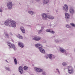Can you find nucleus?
<instances>
[{
	"label": "nucleus",
	"mask_w": 75,
	"mask_h": 75,
	"mask_svg": "<svg viewBox=\"0 0 75 75\" xmlns=\"http://www.w3.org/2000/svg\"><path fill=\"white\" fill-rule=\"evenodd\" d=\"M16 36L18 37V38L19 39H23V37L21 36V35H20V34H18V35H17Z\"/></svg>",
	"instance_id": "21"
},
{
	"label": "nucleus",
	"mask_w": 75,
	"mask_h": 75,
	"mask_svg": "<svg viewBox=\"0 0 75 75\" xmlns=\"http://www.w3.org/2000/svg\"><path fill=\"white\" fill-rule=\"evenodd\" d=\"M5 68L6 70L8 71H11V69H10L8 67H5Z\"/></svg>",
	"instance_id": "26"
},
{
	"label": "nucleus",
	"mask_w": 75,
	"mask_h": 75,
	"mask_svg": "<svg viewBox=\"0 0 75 75\" xmlns=\"http://www.w3.org/2000/svg\"><path fill=\"white\" fill-rule=\"evenodd\" d=\"M7 45L9 48H13L15 51L16 50V47L14 44H11L10 42H8V43Z\"/></svg>",
	"instance_id": "4"
},
{
	"label": "nucleus",
	"mask_w": 75,
	"mask_h": 75,
	"mask_svg": "<svg viewBox=\"0 0 75 75\" xmlns=\"http://www.w3.org/2000/svg\"><path fill=\"white\" fill-rule=\"evenodd\" d=\"M46 31L47 32H49L50 33H51V34H54V33H55V32L54 31L50 29H47L46 30Z\"/></svg>",
	"instance_id": "15"
},
{
	"label": "nucleus",
	"mask_w": 75,
	"mask_h": 75,
	"mask_svg": "<svg viewBox=\"0 0 75 75\" xmlns=\"http://www.w3.org/2000/svg\"><path fill=\"white\" fill-rule=\"evenodd\" d=\"M42 19L44 20H47V18H48V16L45 13H42Z\"/></svg>",
	"instance_id": "6"
},
{
	"label": "nucleus",
	"mask_w": 75,
	"mask_h": 75,
	"mask_svg": "<svg viewBox=\"0 0 75 75\" xmlns=\"http://www.w3.org/2000/svg\"><path fill=\"white\" fill-rule=\"evenodd\" d=\"M23 68H24V70H26V69H27L28 68V67L26 66H25Z\"/></svg>",
	"instance_id": "34"
},
{
	"label": "nucleus",
	"mask_w": 75,
	"mask_h": 75,
	"mask_svg": "<svg viewBox=\"0 0 75 75\" xmlns=\"http://www.w3.org/2000/svg\"><path fill=\"white\" fill-rule=\"evenodd\" d=\"M42 75H47V73L45 71H43L42 72Z\"/></svg>",
	"instance_id": "32"
},
{
	"label": "nucleus",
	"mask_w": 75,
	"mask_h": 75,
	"mask_svg": "<svg viewBox=\"0 0 75 75\" xmlns=\"http://www.w3.org/2000/svg\"><path fill=\"white\" fill-rule=\"evenodd\" d=\"M63 40H64V39H62V40H58L55 39L54 40V41L56 43H61V42H62Z\"/></svg>",
	"instance_id": "8"
},
{
	"label": "nucleus",
	"mask_w": 75,
	"mask_h": 75,
	"mask_svg": "<svg viewBox=\"0 0 75 75\" xmlns=\"http://www.w3.org/2000/svg\"><path fill=\"white\" fill-rule=\"evenodd\" d=\"M64 54H65V55H67V54H69V53L66 50H65V51L64 52Z\"/></svg>",
	"instance_id": "29"
},
{
	"label": "nucleus",
	"mask_w": 75,
	"mask_h": 75,
	"mask_svg": "<svg viewBox=\"0 0 75 75\" xmlns=\"http://www.w3.org/2000/svg\"><path fill=\"white\" fill-rule=\"evenodd\" d=\"M42 47H40L39 49V50L41 52L44 54V53H45V50H44V49Z\"/></svg>",
	"instance_id": "13"
},
{
	"label": "nucleus",
	"mask_w": 75,
	"mask_h": 75,
	"mask_svg": "<svg viewBox=\"0 0 75 75\" xmlns=\"http://www.w3.org/2000/svg\"><path fill=\"white\" fill-rule=\"evenodd\" d=\"M32 39L34 41H40L41 39V37L39 36L37 37V36H35L33 37Z\"/></svg>",
	"instance_id": "5"
},
{
	"label": "nucleus",
	"mask_w": 75,
	"mask_h": 75,
	"mask_svg": "<svg viewBox=\"0 0 75 75\" xmlns=\"http://www.w3.org/2000/svg\"><path fill=\"white\" fill-rule=\"evenodd\" d=\"M67 69L68 70L69 72V74H72V73H74V70L73 69V68L72 66H68L67 67Z\"/></svg>",
	"instance_id": "3"
},
{
	"label": "nucleus",
	"mask_w": 75,
	"mask_h": 75,
	"mask_svg": "<svg viewBox=\"0 0 75 75\" xmlns=\"http://www.w3.org/2000/svg\"><path fill=\"white\" fill-rule=\"evenodd\" d=\"M67 65V63L66 62H64L62 63V65L63 66H66Z\"/></svg>",
	"instance_id": "30"
},
{
	"label": "nucleus",
	"mask_w": 75,
	"mask_h": 75,
	"mask_svg": "<svg viewBox=\"0 0 75 75\" xmlns=\"http://www.w3.org/2000/svg\"><path fill=\"white\" fill-rule=\"evenodd\" d=\"M59 50L60 52H62V53H64V52L65 51V50L64 49V48L62 47H60L59 48Z\"/></svg>",
	"instance_id": "20"
},
{
	"label": "nucleus",
	"mask_w": 75,
	"mask_h": 75,
	"mask_svg": "<svg viewBox=\"0 0 75 75\" xmlns=\"http://www.w3.org/2000/svg\"><path fill=\"white\" fill-rule=\"evenodd\" d=\"M44 29V28L43 27H42L41 28V30H40L38 32V33L40 34H41V32H42V30Z\"/></svg>",
	"instance_id": "27"
},
{
	"label": "nucleus",
	"mask_w": 75,
	"mask_h": 75,
	"mask_svg": "<svg viewBox=\"0 0 75 75\" xmlns=\"http://www.w3.org/2000/svg\"><path fill=\"white\" fill-rule=\"evenodd\" d=\"M64 70H65V68H64Z\"/></svg>",
	"instance_id": "43"
},
{
	"label": "nucleus",
	"mask_w": 75,
	"mask_h": 75,
	"mask_svg": "<svg viewBox=\"0 0 75 75\" xmlns=\"http://www.w3.org/2000/svg\"><path fill=\"white\" fill-rule=\"evenodd\" d=\"M48 56L50 59H53L55 58V56L51 54H49Z\"/></svg>",
	"instance_id": "10"
},
{
	"label": "nucleus",
	"mask_w": 75,
	"mask_h": 75,
	"mask_svg": "<svg viewBox=\"0 0 75 75\" xmlns=\"http://www.w3.org/2000/svg\"><path fill=\"white\" fill-rule=\"evenodd\" d=\"M20 29L23 33L24 34V33H25V29H24V28L23 26H21L20 27Z\"/></svg>",
	"instance_id": "14"
},
{
	"label": "nucleus",
	"mask_w": 75,
	"mask_h": 75,
	"mask_svg": "<svg viewBox=\"0 0 75 75\" xmlns=\"http://www.w3.org/2000/svg\"><path fill=\"white\" fill-rule=\"evenodd\" d=\"M65 17L66 18L68 19L69 18V17H70L69 14L68 13H65Z\"/></svg>",
	"instance_id": "19"
},
{
	"label": "nucleus",
	"mask_w": 75,
	"mask_h": 75,
	"mask_svg": "<svg viewBox=\"0 0 75 75\" xmlns=\"http://www.w3.org/2000/svg\"><path fill=\"white\" fill-rule=\"evenodd\" d=\"M34 69L35 71H36L38 72H42V69L38 68L35 67Z\"/></svg>",
	"instance_id": "7"
},
{
	"label": "nucleus",
	"mask_w": 75,
	"mask_h": 75,
	"mask_svg": "<svg viewBox=\"0 0 75 75\" xmlns=\"http://www.w3.org/2000/svg\"><path fill=\"white\" fill-rule=\"evenodd\" d=\"M74 67H75V66H74Z\"/></svg>",
	"instance_id": "44"
},
{
	"label": "nucleus",
	"mask_w": 75,
	"mask_h": 75,
	"mask_svg": "<svg viewBox=\"0 0 75 75\" xmlns=\"http://www.w3.org/2000/svg\"><path fill=\"white\" fill-rule=\"evenodd\" d=\"M47 18L50 20H54V17L51 15H49L47 16Z\"/></svg>",
	"instance_id": "17"
},
{
	"label": "nucleus",
	"mask_w": 75,
	"mask_h": 75,
	"mask_svg": "<svg viewBox=\"0 0 75 75\" xmlns=\"http://www.w3.org/2000/svg\"><path fill=\"white\" fill-rule=\"evenodd\" d=\"M70 25L72 26V27H75V25L74 23H70Z\"/></svg>",
	"instance_id": "31"
},
{
	"label": "nucleus",
	"mask_w": 75,
	"mask_h": 75,
	"mask_svg": "<svg viewBox=\"0 0 75 75\" xmlns=\"http://www.w3.org/2000/svg\"><path fill=\"white\" fill-rule=\"evenodd\" d=\"M35 47L36 48H37L39 49L40 47H42V45L40 43H37L35 45Z\"/></svg>",
	"instance_id": "9"
},
{
	"label": "nucleus",
	"mask_w": 75,
	"mask_h": 75,
	"mask_svg": "<svg viewBox=\"0 0 75 75\" xmlns=\"http://www.w3.org/2000/svg\"><path fill=\"white\" fill-rule=\"evenodd\" d=\"M9 34L11 35H13V34H12V33L10 32Z\"/></svg>",
	"instance_id": "38"
},
{
	"label": "nucleus",
	"mask_w": 75,
	"mask_h": 75,
	"mask_svg": "<svg viewBox=\"0 0 75 75\" xmlns=\"http://www.w3.org/2000/svg\"><path fill=\"white\" fill-rule=\"evenodd\" d=\"M69 13L70 14H73L74 13H75V11H74V10L72 8H71L69 9Z\"/></svg>",
	"instance_id": "16"
},
{
	"label": "nucleus",
	"mask_w": 75,
	"mask_h": 75,
	"mask_svg": "<svg viewBox=\"0 0 75 75\" xmlns=\"http://www.w3.org/2000/svg\"><path fill=\"white\" fill-rule=\"evenodd\" d=\"M5 24L8 27H16L17 23L14 21H10L8 20L5 22Z\"/></svg>",
	"instance_id": "1"
},
{
	"label": "nucleus",
	"mask_w": 75,
	"mask_h": 75,
	"mask_svg": "<svg viewBox=\"0 0 75 75\" xmlns=\"http://www.w3.org/2000/svg\"><path fill=\"white\" fill-rule=\"evenodd\" d=\"M5 61H6V62H7V63H8V64L9 62H8V61H7V60H5Z\"/></svg>",
	"instance_id": "39"
},
{
	"label": "nucleus",
	"mask_w": 75,
	"mask_h": 75,
	"mask_svg": "<svg viewBox=\"0 0 75 75\" xmlns=\"http://www.w3.org/2000/svg\"><path fill=\"white\" fill-rule=\"evenodd\" d=\"M63 10H65V11H67L68 10V6L67 5H65L64 6L63 8Z\"/></svg>",
	"instance_id": "12"
},
{
	"label": "nucleus",
	"mask_w": 75,
	"mask_h": 75,
	"mask_svg": "<svg viewBox=\"0 0 75 75\" xmlns=\"http://www.w3.org/2000/svg\"><path fill=\"white\" fill-rule=\"evenodd\" d=\"M18 45H19L21 48H23L24 47V44L22 42H19L18 43Z\"/></svg>",
	"instance_id": "18"
},
{
	"label": "nucleus",
	"mask_w": 75,
	"mask_h": 75,
	"mask_svg": "<svg viewBox=\"0 0 75 75\" xmlns=\"http://www.w3.org/2000/svg\"><path fill=\"white\" fill-rule=\"evenodd\" d=\"M56 71L58 72V74H59L60 75V71H59V69L58 68H56Z\"/></svg>",
	"instance_id": "28"
},
{
	"label": "nucleus",
	"mask_w": 75,
	"mask_h": 75,
	"mask_svg": "<svg viewBox=\"0 0 75 75\" xmlns=\"http://www.w3.org/2000/svg\"><path fill=\"white\" fill-rule=\"evenodd\" d=\"M0 12H1V13L3 12V10H2V9L1 8H0Z\"/></svg>",
	"instance_id": "37"
},
{
	"label": "nucleus",
	"mask_w": 75,
	"mask_h": 75,
	"mask_svg": "<svg viewBox=\"0 0 75 75\" xmlns=\"http://www.w3.org/2000/svg\"><path fill=\"white\" fill-rule=\"evenodd\" d=\"M66 27L67 28H70L71 27V26H70L68 24L66 25Z\"/></svg>",
	"instance_id": "33"
},
{
	"label": "nucleus",
	"mask_w": 75,
	"mask_h": 75,
	"mask_svg": "<svg viewBox=\"0 0 75 75\" xmlns=\"http://www.w3.org/2000/svg\"><path fill=\"white\" fill-rule=\"evenodd\" d=\"M28 13L29 14H30L31 15H33L35 14V12L33 11H28Z\"/></svg>",
	"instance_id": "23"
},
{
	"label": "nucleus",
	"mask_w": 75,
	"mask_h": 75,
	"mask_svg": "<svg viewBox=\"0 0 75 75\" xmlns=\"http://www.w3.org/2000/svg\"><path fill=\"white\" fill-rule=\"evenodd\" d=\"M51 25H49V26H50V27H51Z\"/></svg>",
	"instance_id": "42"
},
{
	"label": "nucleus",
	"mask_w": 75,
	"mask_h": 75,
	"mask_svg": "<svg viewBox=\"0 0 75 75\" xmlns=\"http://www.w3.org/2000/svg\"><path fill=\"white\" fill-rule=\"evenodd\" d=\"M48 54H46L45 55V58H46V59H48Z\"/></svg>",
	"instance_id": "35"
},
{
	"label": "nucleus",
	"mask_w": 75,
	"mask_h": 75,
	"mask_svg": "<svg viewBox=\"0 0 75 75\" xmlns=\"http://www.w3.org/2000/svg\"><path fill=\"white\" fill-rule=\"evenodd\" d=\"M42 42H43V43H46V41L45 40H43L42 41Z\"/></svg>",
	"instance_id": "36"
},
{
	"label": "nucleus",
	"mask_w": 75,
	"mask_h": 75,
	"mask_svg": "<svg viewBox=\"0 0 75 75\" xmlns=\"http://www.w3.org/2000/svg\"><path fill=\"white\" fill-rule=\"evenodd\" d=\"M13 59H14V62L15 63V65L17 64V59L15 57H13Z\"/></svg>",
	"instance_id": "25"
},
{
	"label": "nucleus",
	"mask_w": 75,
	"mask_h": 75,
	"mask_svg": "<svg viewBox=\"0 0 75 75\" xmlns=\"http://www.w3.org/2000/svg\"><path fill=\"white\" fill-rule=\"evenodd\" d=\"M43 2L44 4H47L49 2V0H43Z\"/></svg>",
	"instance_id": "24"
},
{
	"label": "nucleus",
	"mask_w": 75,
	"mask_h": 75,
	"mask_svg": "<svg viewBox=\"0 0 75 75\" xmlns=\"http://www.w3.org/2000/svg\"><path fill=\"white\" fill-rule=\"evenodd\" d=\"M18 69L19 72L20 74H22L23 72V67L21 66H20L18 68Z\"/></svg>",
	"instance_id": "11"
},
{
	"label": "nucleus",
	"mask_w": 75,
	"mask_h": 75,
	"mask_svg": "<svg viewBox=\"0 0 75 75\" xmlns=\"http://www.w3.org/2000/svg\"><path fill=\"white\" fill-rule=\"evenodd\" d=\"M4 33L5 34L6 38H9V35L8 34H7V32H5Z\"/></svg>",
	"instance_id": "22"
},
{
	"label": "nucleus",
	"mask_w": 75,
	"mask_h": 75,
	"mask_svg": "<svg viewBox=\"0 0 75 75\" xmlns=\"http://www.w3.org/2000/svg\"><path fill=\"white\" fill-rule=\"evenodd\" d=\"M12 42H14V40H12Z\"/></svg>",
	"instance_id": "41"
},
{
	"label": "nucleus",
	"mask_w": 75,
	"mask_h": 75,
	"mask_svg": "<svg viewBox=\"0 0 75 75\" xmlns=\"http://www.w3.org/2000/svg\"><path fill=\"white\" fill-rule=\"evenodd\" d=\"M36 1L38 2L40 1V0H35Z\"/></svg>",
	"instance_id": "40"
},
{
	"label": "nucleus",
	"mask_w": 75,
	"mask_h": 75,
	"mask_svg": "<svg viewBox=\"0 0 75 75\" xmlns=\"http://www.w3.org/2000/svg\"><path fill=\"white\" fill-rule=\"evenodd\" d=\"M7 6L9 10H11L13 8V3L11 1H8L7 3Z\"/></svg>",
	"instance_id": "2"
}]
</instances>
